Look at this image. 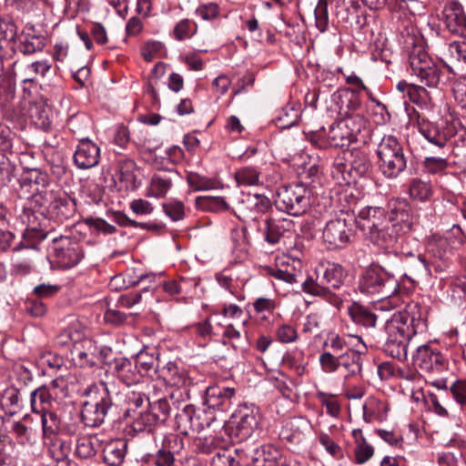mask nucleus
I'll return each mask as SVG.
<instances>
[{
    "label": "nucleus",
    "mask_w": 466,
    "mask_h": 466,
    "mask_svg": "<svg viewBox=\"0 0 466 466\" xmlns=\"http://www.w3.org/2000/svg\"><path fill=\"white\" fill-rule=\"evenodd\" d=\"M154 357L145 351H140L136 356L135 364L142 377L154 368Z\"/></svg>",
    "instance_id": "64"
},
{
    "label": "nucleus",
    "mask_w": 466,
    "mask_h": 466,
    "mask_svg": "<svg viewBox=\"0 0 466 466\" xmlns=\"http://www.w3.org/2000/svg\"><path fill=\"white\" fill-rule=\"evenodd\" d=\"M308 426L309 421L304 418H293L285 423L279 432V436L282 440H287L289 442L299 443L305 435L304 431Z\"/></svg>",
    "instance_id": "29"
},
{
    "label": "nucleus",
    "mask_w": 466,
    "mask_h": 466,
    "mask_svg": "<svg viewBox=\"0 0 466 466\" xmlns=\"http://www.w3.org/2000/svg\"><path fill=\"white\" fill-rule=\"evenodd\" d=\"M442 19L448 30L460 36H466V15L457 1H449L442 10Z\"/></svg>",
    "instance_id": "22"
},
{
    "label": "nucleus",
    "mask_w": 466,
    "mask_h": 466,
    "mask_svg": "<svg viewBox=\"0 0 466 466\" xmlns=\"http://www.w3.org/2000/svg\"><path fill=\"white\" fill-rule=\"evenodd\" d=\"M295 224L292 219L288 218H268L263 221L259 230L264 240L271 245H277L280 242L285 243L286 238H291L294 233Z\"/></svg>",
    "instance_id": "18"
},
{
    "label": "nucleus",
    "mask_w": 466,
    "mask_h": 466,
    "mask_svg": "<svg viewBox=\"0 0 466 466\" xmlns=\"http://www.w3.org/2000/svg\"><path fill=\"white\" fill-rule=\"evenodd\" d=\"M317 398L326 407L327 413L331 417H338L340 413V406L333 396L323 391L317 392Z\"/></svg>",
    "instance_id": "62"
},
{
    "label": "nucleus",
    "mask_w": 466,
    "mask_h": 466,
    "mask_svg": "<svg viewBox=\"0 0 466 466\" xmlns=\"http://www.w3.org/2000/svg\"><path fill=\"white\" fill-rule=\"evenodd\" d=\"M235 177L238 185L257 186L259 184V173L252 167H244L238 169Z\"/></svg>",
    "instance_id": "50"
},
{
    "label": "nucleus",
    "mask_w": 466,
    "mask_h": 466,
    "mask_svg": "<svg viewBox=\"0 0 466 466\" xmlns=\"http://www.w3.org/2000/svg\"><path fill=\"white\" fill-rule=\"evenodd\" d=\"M407 96L412 103L418 105L420 107H428L431 104L428 92L422 86L411 84V86L409 87Z\"/></svg>",
    "instance_id": "58"
},
{
    "label": "nucleus",
    "mask_w": 466,
    "mask_h": 466,
    "mask_svg": "<svg viewBox=\"0 0 466 466\" xmlns=\"http://www.w3.org/2000/svg\"><path fill=\"white\" fill-rule=\"evenodd\" d=\"M339 366L346 370V378L359 374L361 371V357L360 350L347 348L344 352L339 354Z\"/></svg>",
    "instance_id": "36"
},
{
    "label": "nucleus",
    "mask_w": 466,
    "mask_h": 466,
    "mask_svg": "<svg viewBox=\"0 0 466 466\" xmlns=\"http://www.w3.org/2000/svg\"><path fill=\"white\" fill-rule=\"evenodd\" d=\"M302 290L311 296L323 298L329 289L323 281L319 280V271H316V278L308 277L302 281Z\"/></svg>",
    "instance_id": "45"
},
{
    "label": "nucleus",
    "mask_w": 466,
    "mask_h": 466,
    "mask_svg": "<svg viewBox=\"0 0 466 466\" xmlns=\"http://www.w3.org/2000/svg\"><path fill=\"white\" fill-rule=\"evenodd\" d=\"M268 273L277 279L285 281L289 284L298 283L302 277L301 271L288 261H281L276 268H270Z\"/></svg>",
    "instance_id": "37"
},
{
    "label": "nucleus",
    "mask_w": 466,
    "mask_h": 466,
    "mask_svg": "<svg viewBox=\"0 0 466 466\" xmlns=\"http://www.w3.org/2000/svg\"><path fill=\"white\" fill-rule=\"evenodd\" d=\"M158 424L154 415L147 410L141 412L133 421V430L137 432H150L155 425Z\"/></svg>",
    "instance_id": "56"
},
{
    "label": "nucleus",
    "mask_w": 466,
    "mask_h": 466,
    "mask_svg": "<svg viewBox=\"0 0 466 466\" xmlns=\"http://www.w3.org/2000/svg\"><path fill=\"white\" fill-rule=\"evenodd\" d=\"M197 205L214 212L224 211L228 208V205L222 197H198Z\"/></svg>",
    "instance_id": "52"
},
{
    "label": "nucleus",
    "mask_w": 466,
    "mask_h": 466,
    "mask_svg": "<svg viewBox=\"0 0 466 466\" xmlns=\"http://www.w3.org/2000/svg\"><path fill=\"white\" fill-rule=\"evenodd\" d=\"M354 219L345 214L330 219L322 231V239L329 249L345 248L353 236Z\"/></svg>",
    "instance_id": "12"
},
{
    "label": "nucleus",
    "mask_w": 466,
    "mask_h": 466,
    "mask_svg": "<svg viewBox=\"0 0 466 466\" xmlns=\"http://www.w3.org/2000/svg\"><path fill=\"white\" fill-rule=\"evenodd\" d=\"M418 131L430 144L438 148H445L448 146L447 122L440 126L425 118H420Z\"/></svg>",
    "instance_id": "25"
},
{
    "label": "nucleus",
    "mask_w": 466,
    "mask_h": 466,
    "mask_svg": "<svg viewBox=\"0 0 466 466\" xmlns=\"http://www.w3.org/2000/svg\"><path fill=\"white\" fill-rule=\"evenodd\" d=\"M411 75L429 87H436L441 80V69L421 47H415L410 54Z\"/></svg>",
    "instance_id": "9"
},
{
    "label": "nucleus",
    "mask_w": 466,
    "mask_h": 466,
    "mask_svg": "<svg viewBox=\"0 0 466 466\" xmlns=\"http://www.w3.org/2000/svg\"><path fill=\"white\" fill-rule=\"evenodd\" d=\"M387 222L401 237L409 233L413 224L410 204L404 199H390L389 201V218Z\"/></svg>",
    "instance_id": "19"
},
{
    "label": "nucleus",
    "mask_w": 466,
    "mask_h": 466,
    "mask_svg": "<svg viewBox=\"0 0 466 466\" xmlns=\"http://www.w3.org/2000/svg\"><path fill=\"white\" fill-rule=\"evenodd\" d=\"M411 75L429 87H436L441 80V69L421 47H415L410 54Z\"/></svg>",
    "instance_id": "10"
},
{
    "label": "nucleus",
    "mask_w": 466,
    "mask_h": 466,
    "mask_svg": "<svg viewBox=\"0 0 466 466\" xmlns=\"http://www.w3.org/2000/svg\"><path fill=\"white\" fill-rule=\"evenodd\" d=\"M100 158L99 147L88 138L80 139L74 154V163L79 169L96 166Z\"/></svg>",
    "instance_id": "24"
},
{
    "label": "nucleus",
    "mask_w": 466,
    "mask_h": 466,
    "mask_svg": "<svg viewBox=\"0 0 466 466\" xmlns=\"http://www.w3.org/2000/svg\"><path fill=\"white\" fill-rule=\"evenodd\" d=\"M102 449L99 439L95 435H83L76 439L75 454L83 460L92 459Z\"/></svg>",
    "instance_id": "30"
},
{
    "label": "nucleus",
    "mask_w": 466,
    "mask_h": 466,
    "mask_svg": "<svg viewBox=\"0 0 466 466\" xmlns=\"http://www.w3.org/2000/svg\"><path fill=\"white\" fill-rule=\"evenodd\" d=\"M339 122L355 141L358 140V136L367 126L366 119L359 113H347Z\"/></svg>",
    "instance_id": "39"
},
{
    "label": "nucleus",
    "mask_w": 466,
    "mask_h": 466,
    "mask_svg": "<svg viewBox=\"0 0 466 466\" xmlns=\"http://www.w3.org/2000/svg\"><path fill=\"white\" fill-rule=\"evenodd\" d=\"M198 30V25L195 22L189 19H182L179 21L173 29V36L178 41H184L191 38Z\"/></svg>",
    "instance_id": "48"
},
{
    "label": "nucleus",
    "mask_w": 466,
    "mask_h": 466,
    "mask_svg": "<svg viewBox=\"0 0 466 466\" xmlns=\"http://www.w3.org/2000/svg\"><path fill=\"white\" fill-rule=\"evenodd\" d=\"M359 225L367 238L380 248L393 247L401 238L387 222L385 210L380 207H366L359 212Z\"/></svg>",
    "instance_id": "2"
},
{
    "label": "nucleus",
    "mask_w": 466,
    "mask_h": 466,
    "mask_svg": "<svg viewBox=\"0 0 466 466\" xmlns=\"http://www.w3.org/2000/svg\"><path fill=\"white\" fill-rule=\"evenodd\" d=\"M414 364L430 376H441L448 370L449 362L443 354L429 345L417 348L413 355Z\"/></svg>",
    "instance_id": "17"
},
{
    "label": "nucleus",
    "mask_w": 466,
    "mask_h": 466,
    "mask_svg": "<svg viewBox=\"0 0 466 466\" xmlns=\"http://www.w3.org/2000/svg\"><path fill=\"white\" fill-rule=\"evenodd\" d=\"M164 213L173 221H179L185 218V205L177 199H170L162 204Z\"/></svg>",
    "instance_id": "54"
},
{
    "label": "nucleus",
    "mask_w": 466,
    "mask_h": 466,
    "mask_svg": "<svg viewBox=\"0 0 466 466\" xmlns=\"http://www.w3.org/2000/svg\"><path fill=\"white\" fill-rule=\"evenodd\" d=\"M113 370L116 377L127 386L139 383L142 378L136 364L125 357L114 359Z\"/></svg>",
    "instance_id": "27"
},
{
    "label": "nucleus",
    "mask_w": 466,
    "mask_h": 466,
    "mask_svg": "<svg viewBox=\"0 0 466 466\" xmlns=\"http://www.w3.org/2000/svg\"><path fill=\"white\" fill-rule=\"evenodd\" d=\"M349 161L351 170L355 171L359 176L366 174L370 167L368 155L361 150L351 151Z\"/></svg>",
    "instance_id": "46"
},
{
    "label": "nucleus",
    "mask_w": 466,
    "mask_h": 466,
    "mask_svg": "<svg viewBox=\"0 0 466 466\" xmlns=\"http://www.w3.org/2000/svg\"><path fill=\"white\" fill-rule=\"evenodd\" d=\"M38 205L43 208V211L59 220L69 218L75 212L74 201L54 190L46 192Z\"/></svg>",
    "instance_id": "20"
},
{
    "label": "nucleus",
    "mask_w": 466,
    "mask_h": 466,
    "mask_svg": "<svg viewBox=\"0 0 466 466\" xmlns=\"http://www.w3.org/2000/svg\"><path fill=\"white\" fill-rule=\"evenodd\" d=\"M411 75L429 87H436L441 80V69L421 47H415L410 54Z\"/></svg>",
    "instance_id": "11"
},
{
    "label": "nucleus",
    "mask_w": 466,
    "mask_h": 466,
    "mask_svg": "<svg viewBox=\"0 0 466 466\" xmlns=\"http://www.w3.org/2000/svg\"><path fill=\"white\" fill-rule=\"evenodd\" d=\"M97 346L89 342V347L86 350H76L74 360L77 361L81 367H93L97 365L96 358Z\"/></svg>",
    "instance_id": "53"
},
{
    "label": "nucleus",
    "mask_w": 466,
    "mask_h": 466,
    "mask_svg": "<svg viewBox=\"0 0 466 466\" xmlns=\"http://www.w3.org/2000/svg\"><path fill=\"white\" fill-rule=\"evenodd\" d=\"M311 189L301 183L281 186L277 191V208L291 216H299L310 206Z\"/></svg>",
    "instance_id": "7"
},
{
    "label": "nucleus",
    "mask_w": 466,
    "mask_h": 466,
    "mask_svg": "<svg viewBox=\"0 0 466 466\" xmlns=\"http://www.w3.org/2000/svg\"><path fill=\"white\" fill-rule=\"evenodd\" d=\"M16 31L17 27L11 19L0 20V50L7 47L15 40Z\"/></svg>",
    "instance_id": "49"
},
{
    "label": "nucleus",
    "mask_w": 466,
    "mask_h": 466,
    "mask_svg": "<svg viewBox=\"0 0 466 466\" xmlns=\"http://www.w3.org/2000/svg\"><path fill=\"white\" fill-rule=\"evenodd\" d=\"M46 46V37L35 35L32 27H27L19 38L18 49L24 55H32L43 50Z\"/></svg>",
    "instance_id": "31"
},
{
    "label": "nucleus",
    "mask_w": 466,
    "mask_h": 466,
    "mask_svg": "<svg viewBox=\"0 0 466 466\" xmlns=\"http://www.w3.org/2000/svg\"><path fill=\"white\" fill-rule=\"evenodd\" d=\"M316 271H319V280L323 281L329 289H339L342 284L346 272L343 267L337 263H327L319 267Z\"/></svg>",
    "instance_id": "28"
},
{
    "label": "nucleus",
    "mask_w": 466,
    "mask_h": 466,
    "mask_svg": "<svg viewBox=\"0 0 466 466\" xmlns=\"http://www.w3.org/2000/svg\"><path fill=\"white\" fill-rule=\"evenodd\" d=\"M148 410L154 415L157 423H164L170 414V405L166 399H159L153 403L148 402Z\"/></svg>",
    "instance_id": "51"
},
{
    "label": "nucleus",
    "mask_w": 466,
    "mask_h": 466,
    "mask_svg": "<svg viewBox=\"0 0 466 466\" xmlns=\"http://www.w3.org/2000/svg\"><path fill=\"white\" fill-rule=\"evenodd\" d=\"M315 24L316 27L321 32H325L329 26V13L327 0H319L315 10Z\"/></svg>",
    "instance_id": "57"
},
{
    "label": "nucleus",
    "mask_w": 466,
    "mask_h": 466,
    "mask_svg": "<svg viewBox=\"0 0 466 466\" xmlns=\"http://www.w3.org/2000/svg\"><path fill=\"white\" fill-rule=\"evenodd\" d=\"M232 434L238 441L249 438L259 425L258 410L253 405H239L231 416Z\"/></svg>",
    "instance_id": "15"
},
{
    "label": "nucleus",
    "mask_w": 466,
    "mask_h": 466,
    "mask_svg": "<svg viewBox=\"0 0 466 466\" xmlns=\"http://www.w3.org/2000/svg\"><path fill=\"white\" fill-rule=\"evenodd\" d=\"M299 117V109L295 106H287L276 116L275 123L279 128L286 129L297 125Z\"/></svg>",
    "instance_id": "43"
},
{
    "label": "nucleus",
    "mask_w": 466,
    "mask_h": 466,
    "mask_svg": "<svg viewBox=\"0 0 466 466\" xmlns=\"http://www.w3.org/2000/svg\"><path fill=\"white\" fill-rule=\"evenodd\" d=\"M379 168L389 178H395L407 167L403 147L391 135L384 136L377 147Z\"/></svg>",
    "instance_id": "5"
},
{
    "label": "nucleus",
    "mask_w": 466,
    "mask_h": 466,
    "mask_svg": "<svg viewBox=\"0 0 466 466\" xmlns=\"http://www.w3.org/2000/svg\"><path fill=\"white\" fill-rule=\"evenodd\" d=\"M389 261L383 265L371 264L363 272L359 281L361 293L377 295L380 299L395 295L399 290V283L395 279L394 271L404 261L410 272L414 275H426L429 272L428 264L418 249L409 250L402 247L400 255L388 254Z\"/></svg>",
    "instance_id": "1"
},
{
    "label": "nucleus",
    "mask_w": 466,
    "mask_h": 466,
    "mask_svg": "<svg viewBox=\"0 0 466 466\" xmlns=\"http://www.w3.org/2000/svg\"><path fill=\"white\" fill-rule=\"evenodd\" d=\"M248 203L250 209L260 214H264L271 207L270 200L266 196L260 194L248 196Z\"/></svg>",
    "instance_id": "63"
},
{
    "label": "nucleus",
    "mask_w": 466,
    "mask_h": 466,
    "mask_svg": "<svg viewBox=\"0 0 466 466\" xmlns=\"http://www.w3.org/2000/svg\"><path fill=\"white\" fill-rule=\"evenodd\" d=\"M31 234H34L36 238L41 239L47 237L51 238L52 245L50 248L54 254L56 263L61 268H70L77 265L84 258V251L81 244L68 236L60 235L56 237L53 236L52 232L44 234L39 231L35 232L34 228H27L25 236L30 237Z\"/></svg>",
    "instance_id": "6"
},
{
    "label": "nucleus",
    "mask_w": 466,
    "mask_h": 466,
    "mask_svg": "<svg viewBox=\"0 0 466 466\" xmlns=\"http://www.w3.org/2000/svg\"><path fill=\"white\" fill-rule=\"evenodd\" d=\"M56 401L42 386L35 389L30 393L31 409L34 413L40 417L45 437L56 434L60 429V418L53 410L54 403Z\"/></svg>",
    "instance_id": "8"
},
{
    "label": "nucleus",
    "mask_w": 466,
    "mask_h": 466,
    "mask_svg": "<svg viewBox=\"0 0 466 466\" xmlns=\"http://www.w3.org/2000/svg\"><path fill=\"white\" fill-rule=\"evenodd\" d=\"M328 137L329 146L334 147H348L351 142L355 141L351 138L348 130H346L344 127H341L339 121L336 125L331 126Z\"/></svg>",
    "instance_id": "40"
},
{
    "label": "nucleus",
    "mask_w": 466,
    "mask_h": 466,
    "mask_svg": "<svg viewBox=\"0 0 466 466\" xmlns=\"http://www.w3.org/2000/svg\"><path fill=\"white\" fill-rule=\"evenodd\" d=\"M348 313L351 320L365 328H374L377 322V316L367 307L357 302L350 303L348 307Z\"/></svg>",
    "instance_id": "33"
},
{
    "label": "nucleus",
    "mask_w": 466,
    "mask_h": 466,
    "mask_svg": "<svg viewBox=\"0 0 466 466\" xmlns=\"http://www.w3.org/2000/svg\"><path fill=\"white\" fill-rule=\"evenodd\" d=\"M136 170V163L129 158L118 162V180L127 191H133L138 187Z\"/></svg>",
    "instance_id": "32"
},
{
    "label": "nucleus",
    "mask_w": 466,
    "mask_h": 466,
    "mask_svg": "<svg viewBox=\"0 0 466 466\" xmlns=\"http://www.w3.org/2000/svg\"><path fill=\"white\" fill-rule=\"evenodd\" d=\"M86 400L82 403L81 419L87 427L100 426L112 407V398L106 382L99 381L84 391Z\"/></svg>",
    "instance_id": "4"
},
{
    "label": "nucleus",
    "mask_w": 466,
    "mask_h": 466,
    "mask_svg": "<svg viewBox=\"0 0 466 466\" xmlns=\"http://www.w3.org/2000/svg\"><path fill=\"white\" fill-rule=\"evenodd\" d=\"M38 205L43 208V211L59 220L69 218L75 212L74 201L54 190L46 192Z\"/></svg>",
    "instance_id": "21"
},
{
    "label": "nucleus",
    "mask_w": 466,
    "mask_h": 466,
    "mask_svg": "<svg viewBox=\"0 0 466 466\" xmlns=\"http://www.w3.org/2000/svg\"><path fill=\"white\" fill-rule=\"evenodd\" d=\"M349 339H356L359 343H362L361 338L358 336L341 337L338 334L331 333L328 336L325 345L329 347L334 354L339 355L344 352L347 348H350V342L348 341Z\"/></svg>",
    "instance_id": "47"
},
{
    "label": "nucleus",
    "mask_w": 466,
    "mask_h": 466,
    "mask_svg": "<svg viewBox=\"0 0 466 466\" xmlns=\"http://www.w3.org/2000/svg\"><path fill=\"white\" fill-rule=\"evenodd\" d=\"M19 195L26 199H33L38 204L46 192H50L49 177L40 168H25L19 178Z\"/></svg>",
    "instance_id": "13"
},
{
    "label": "nucleus",
    "mask_w": 466,
    "mask_h": 466,
    "mask_svg": "<svg viewBox=\"0 0 466 466\" xmlns=\"http://www.w3.org/2000/svg\"><path fill=\"white\" fill-rule=\"evenodd\" d=\"M410 197L420 202L427 201L432 195V187L431 183L420 178H412L409 185Z\"/></svg>",
    "instance_id": "41"
},
{
    "label": "nucleus",
    "mask_w": 466,
    "mask_h": 466,
    "mask_svg": "<svg viewBox=\"0 0 466 466\" xmlns=\"http://www.w3.org/2000/svg\"><path fill=\"white\" fill-rule=\"evenodd\" d=\"M211 464L213 466H232L241 465L239 463V458L237 455V459L232 455L230 451L219 450L211 458Z\"/></svg>",
    "instance_id": "60"
},
{
    "label": "nucleus",
    "mask_w": 466,
    "mask_h": 466,
    "mask_svg": "<svg viewBox=\"0 0 466 466\" xmlns=\"http://www.w3.org/2000/svg\"><path fill=\"white\" fill-rule=\"evenodd\" d=\"M339 354L335 355L334 353L325 351L319 355V364L322 370L326 373L336 372L339 366Z\"/></svg>",
    "instance_id": "61"
},
{
    "label": "nucleus",
    "mask_w": 466,
    "mask_h": 466,
    "mask_svg": "<svg viewBox=\"0 0 466 466\" xmlns=\"http://www.w3.org/2000/svg\"><path fill=\"white\" fill-rule=\"evenodd\" d=\"M102 451L105 463L108 466H120L127 454V443L124 441H112Z\"/></svg>",
    "instance_id": "35"
},
{
    "label": "nucleus",
    "mask_w": 466,
    "mask_h": 466,
    "mask_svg": "<svg viewBox=\"0 0 466 466\" xmlns=\"http://www.w3.org/2000/svg\"><path fill=\"white\" fill-rule=\"evenodd\" d=\"M275 339L281 344H291L299 339V332L294 325L283 322L276 327L274 331Z\"/></svg>",
    "instance_id": "44"
},
{
    "label": "nucleus",
    "mask_w": 466,
    "mask_h": 466,
    "mask_svg": "<svg viewBox=\"0 0 466 466\" xmlns=\"http://www.w3.org/2000/svg\"><path fill=\"white\" fill-rule=\"evenodd\" d=\"M413 319L407 312H395L385 324L387 334L383 346L384 352L399 360H407L408 345L412 336L416 334L411 325Z\"/></svg>",
    "instance_id": "3"
},
{
    "label": "nucleus",
    "mask_w": 466,
    "mask_h": 466,
    "mask_svg": "<svg viewBox=\"0 0 466 466\" xmlns=\"http://www.w3.org/2000/svg\"><path fill=\"white\" fill-rule=\"evenodd\" d=\"M35 248L34 245H22L21 243L15 245L13 248L14 254L11 258L13 267L22 274H27L32 269V259L27 256H21L20 252H30Z\"/></svg>",
    "instance_id": "38"
},
{
    "label": "nucleus",
    "mask_w": 466,
    "mask_h": 466,
    "mask_svg": "<svg viewBox=\"0 0 466 466\" xmlns=\"http://www.w3.org/2000/svg\"><path fill=\"white\" fill-rule=\"evenodd\" d=\"M176 414L177 429L184 434L199 432L206 427H209L213 418L208 416L204 410L196 409L192 404H184Z\"/></svg>",
    "instance_id": "16"
},
{
    "label": "nucleus",
    "mask_w": 466,
    "mask_h": 466,
    "mask_svg": "<svg viewBox=\"0 0 466 466\" xmlns=\"http://www.w3.org/2000/svg\"><path fill=\"white\" fill-rule=\"evenodd\" d=\"M29 113L36 126L44 129L49 127V111L46 106L43 105L34 104L30 106Z\"/></svg>",
    "instance_id": "55"
},
{
    "label": "nucleus",
    "mask_w": 466,
    "mask_h": 466,
    "mask_svg": "<svg viewBox=\"0 0 466 466\" xmlns=\"http://www.w3.org/2000/svg\"><path fill=\"white\" fill-rule=\"evenodd\" d=\"M447 132L448 145L463 147L466 144V128L459 120L447 121Z\"/></svg>",
    "instance_id": "42"
},
{
    "label": "nucleus",
    "mask_w": 466,
    "mask_h": 466,
    "mask_svg": "<svg viewBox=\"0 0 466 466\" xmlns=\"http://www.w3.org/2000/svg\"><path fill=\"white\" fill-rule=\"evenodd\" d=\"M187 181L188 186L196 191L209 190L215 187V182L212 179L194 172L187 174Z\"/></svg>",
    "instance_id": "59"
},
{
    "label": "nucleus",
    "mask_w": 466,
    "mask_h": 466,
    "mask_svg": "<svg viewBox=\"0 0 466 466\" xmlns=\"http://www.w3.org/2000/svg\"><path fill=\"white\" fill-rule=\"evenodd\" d=\"M172 187L173 177L171 174H155L150 179L146 196L156 198H165Z\"/></svg>",
    "instance_id": "34"
},
{
    "label": "nucleus",
    "mask_w": 466,
    "mask_h": 466,
    "mask_svg": "<svg viewBox=\"0 0 466 466\" xmlns=\"http://www.w3.org/2000/svg\"><path fill=\"white\" fill-rule=\"evenodd\" d=\"M242 466H279L281 451L272 445L235 450Z\"/></svg>",
    "instance_id": "14"
},
{
    "label": "nucleus",
    "mask_w": 466,
    "mask_h": 466,
    "mask_svg": "<svg viewBox=\"0 0 466 466\" xmlns=\"http://www.w3.org/2000/svg\"><path fill=\"white\" fill-rule=\"evenodd\" d=\"M236 394L233 387L214 384L206 389L205 404L209 409L226 410L231 404Z\"/></svg>",
    "instance_id": "23"
},
{
    "label": "nucleus",
    "mask_w": 466,
    "mask_h": 466,
    "mask_svg": "<svg viewBox=\"0 0 466 466\" xmlns=\"http://www.w3.org/2000/svg\"><path fill=\"white\" fill-rule=\"evenodd\" d=\"M158 378L167 386L179 388L187 383L188 379L185 368L177 361H167L156 370Z\"/></svg>",
    "instance_id": "26"
}]
</instances>
